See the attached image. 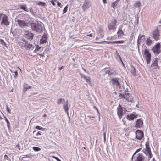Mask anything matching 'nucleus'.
<instances>
[{"label":"nucleus","instance_id":"nucleus-32","mask_svg":"<svg viewBox=\"0 0 161 161\" xmlns=\"http://www.w3.org/2000/svg\"><path fill=\"white\" fill-rule=\"evenodd\" d=\"M0 43L3 45L6 46V43L4 42L3 40L2 39H0Z\"/></svg>","mask_w":161,"mask_h":161},{"label":"nucleus","instance_id":"nucleus-29","mask_svg":"<svg viewBox=\"0 0 161 161\" xmlns=\"http://www.w3.org/2000/svg\"><path fill=\"white\" fill-rule=\"evenodd\" d=\"M124 42L123 41H113V44L116 43V44H121Z\"/></svg>","mask_w":161,"mask_h":161},{"label":"nucleus","instance_id":"nucleus-64","mask_svg":"<svg viewBox=\"0 0 161 161\" xmlns=\"http://www.w3.org/2000/svg\"><path fill=\"white\" fill-rule=\"evenodd\" d=\"M39 55L41 56H42H42H43V54H42H42H39Z\"/></svg>","mask_w":161,"mask_h":161},{"label":"nucleus","instance_id":"nucleus-30","mask_svg":"<svg viewBox=\"0 0 161 161\" xmlns=\"http://www.w3.org/2000/svg\"><path fill=\"white\" fill-rule=\"evenodd\" d=\"M148 151L149 152L147 153V154H146V155H148L149 158H150L152 157V154L151 150H149Z\"/></svg>","mask_w":161,"mask_h":161},{"label":"nucleus","instance_id":"nucleus-23","mask_svg":"<svg viewBox=\"0 0 161 161\" xmlns=\"http://www.w3.org/2000/svg\"><path fill=\"white\" fill-rule=\"evenodd\" d=\"M20 8L21 9H22L25 11L27 12H29V10L28 9V8L26 7V5H22L20 6Z\"/></svg>","mask_w":161,"mask_h":161},{"label":"nucleus","instance_id":"nucleus-6","mask_svg":"<svg viewBox=\"0 0 161 161\" xmlns=\"http://www.w3.org/2000/svg\"><path fill=\"white\" fill-rule=\"evenodd\" d=\"M144 55L146 57V60L147 64H149L150 62L151 56L148 50L145 49L144 50Z\"/></svg>","mask_w":161,"mask_h":161},{"label":"nucleus","instance_id":"nucleus-54","mask_svg":"<svg viewBox=\"0 0 161 161\" xmlns=\"http://www.w3.org/2000/svg\"><path fill=\"white\" fill-rule=\"evenodd\" d=\"M16 147H18V149L20 150V148H19V144H17L16 145Z\"/></svg>","mask_w":161,"mask_h":161},{"label":"nucleus","instance_id":"nucleus-9","mask_svg":"<svg viewBox=\"0 0 161 161\" xmlns=\"http://www.w3.org/2000/svg\"><path fill=\"white\" fill-rule=\"evenodd\" d=\"M158 61L157 58H154L152 61L151 67H152L154 69H159V67L158 65Z\"/></svg>","mask_w":161,"mask_h":161},{"label":"nucleus","instance_id":"nucleus-39","mask_svg":"<svg viewBox=\"0 0 161 161\" xmlns=\"http://www.w3.org/2000/svg\"><path fill=\"white\" fill-rule=\"evenodd\" d=\"M41 48V47H40L38 45H37L36 46V48L34 50V52H36L39 51Z\"/></svg>","mask_w":161,"mask_h":161},{"label":"nucleus","instance_id":"nucleus-55","mask_svg":"<svg viewBox=\"0 0 161 161\" xmlns=\"http://www.w3.org/2000/svg\"><path fill=\"white\" fill-rule=\"evenodd\" d=\"M87 36L91 37H92V34H90L87 35Z\"/></svg>","mask_w":161,"mask_h":161},{"label":"nucleus","instance_id":"nucleus-38","mask_svg":"<svg viewBox=\"0 0 161 161\" xmlns=\"http://www.w3.org/2000/svg\"><path fill=\"white\" fill-rule=\"evenodd\" d=\"M68 5L65 7L63 10V14L65 13L67 11Z\"/></svg>","mask_w":161,"mask_h":161},{"label":"nucleus","instance_id":"nucleus-48","mask_svg":"<svg viewBox=\"0 0 161 161\" xmlns=\"http://www.w3.org/2000/svg\"><path fill=\"white\" fill-rule=\"evenodd\" d=\"M53 157L55 158L57 161H61V160L57 157L53 156Z\"/></svg>","mask_w":161,"mask_h":161},{"label":"nucleus","instance_id":"nucleus-28","mask_svg":"<svg viewBox=\"0 0 161 161\" xmlns=\"http://www.w3.org/2000/svg\"><path fill=\"white\" fill-rule=\"evenodd\" d=\"M146 44L147 45H150L152 42V41L149 38H147L146 41Z\"/></svg>","mask_w":161,"mask_h":161},{"label":"nucleus","instance_id":"nucleus-58","mask_svg":"<svg viewBox=\"0 0 161 161\" xmlns=\"http://www.w3.org/2000/svg\"><path fill=\"white\" fill-rule=\"evenodd\" d=\"M63 66H61V67H59V70H61V69H63Z\"/></svg>","mask_w":161,"mask_h":161},{"label":"nucleus","instance_id":"nucleus-62","mask_svg":"<svg viewBox=\"0 0 161 161\" xmlns=\"http://www.w3.org/2000/svg\"><path fill=\"white\" fill-rule=\"evenodd\" d=\"M106 141V137H104V142H105Z\"/></svg>","mask_w":161,"mask_h":161},{"label":"nucleus","instance_id":"nucleus-61","mask_svg":"<svg viewBox=\"0 0 161 161\" xmlns=\"http://www.w3.org/2000/svg\"><path fill=\"white\" fill-rule=\"evenodd\" d=\"M103 137H106V132H104L103 133Z\"/></svg>","mask_w":161,"mask_h":161},{"label":"nucleus","instance_id":"nucleus-11","mask_svg":"<svg viewBox=\"0 0 161 161\" xmlns=\"http://www.w3.org/2000/svg\"><path fill=\"white\" fill-rule=\"evenodd\" d=\"M145 158L141 153H139L137 154L135 158V161H144Z\"/></svg>","mask_w":161,"mask_h":161},{"label":"nucleus","instance_id":"nucleus-46","mask_svg":"<svg viewBox=\"0 0 161 161\" xmlns=\"http://www.w3.org/2000/svg\"><path fill=\"white\" fill-rule=\"evenodd\" d=\"M104 42H106L107 44H109V43H111L113 44V42H110V41H103Z\"/></svg>","mask_w":161,"mask_h":161},{"label":"nucleus","instance_id":"nucleus-25","mask_svg":"<svg viewBox=\"0 0 161 161\" xmlns=\"http://www.w3.org/2000/svg\"><path fill=\"white\" fill-rule=\"evenodd\" d=\"M130 72L131 73V74L133 76H135L136 75L135 69V68L132 66H131V67Z\"/></svg>","mask_w":161,"mask_h":161},{"label":"nucleus","instance_id":"nucleus-16","mask_svg":"<svg viewBox=\"0 0 161 161\" xmlns=\"http://www.w3.org/2000/svg\"><path fill=\"white\" fill-rule=\"evenodd\" d=\"M26 41L23 39H22L21 41H19V45L22 48H25V47Z\"/></svg>","mask_w":161,"mask_h":161},{"label":"nucleus","instance_id":"nucleus-63","mask_svg":"<svg viewBox=\"0 0 161 161\" xmlns=\"http://www.w3.org/2000/svg\"><path fill=\"white\" fill-rule=\"evenodd\" d=\"M47 116V115L46 114H44V115H43V117H46Z\"/></svg>","mask_w":161,"mask_h":161},{"label":"nucleus","instance_id":"nucleus-22","mask_svg":"<svg viewBox=\"0 0 161 161\" xmlns=\"http://www.w3.org/2000/svg\"><path fill=\"white\" fill-rule=\"evenodd\" d=\"M32 44L28 43V42L26 41L25 43V48L27 50L30 49L32 47Z\"/></svg>","mask_w":161,"mask_h":161},{"label":"nucleus","instance_id":"nucleus-24","mask_svg":"<svg viewBox=\"0 0 161 161\" xmlns=\"http://www.w3.org/2000/svg\"><path fill=\"white\" fill-rule=\"evenodd\" d=\"M119 0H117L115 2L112 3L111 4V6L113 7V8L115 9L116 7L118 4V2L119 1Z\"/></svg>","mask_w":161,"mask_h":161},{"label":"nucleus","instance_id":"nucleus-47","mask_svg":"<svg viewBox=\"0 0 161 161\" xmlns=\"http://www.w3.org/2000/svg\"><path fill=\"white\" fill-rule=\"evenodd\" d=\"M14 73L15 74V75L14 76V77L15 78H16L18 75V72L17 71H15L14 72Z\"/></svg>","mask_w":161,"mask_h":161},{"label":"nucleus","instance_id":"nucleus-3","mask_svg":"<svg viewBox=\"0 0 161 161\" xmlns=\"http://www.w3.org/2000/svg\"><path fill=\"white\" fill-rule=\"evenodd\" d=\"M160 34L159 30L158 28L153 30V38L156 40L159 39Z\"/></svg>","mask_w":161,"mask_h":161},{"label":"nucleus","instance_id":"nucleus-12","mask_svg":"<svg viewBox=\"0 0 161 161\" xmlns=\"http://www.w3.org/2000/svg\"><path fill=\"white\" fill-rule=\"evenodd\" d=\"M116 20L114 19L108 26V28L109 30L114 29L116 28Z\"/></svg>","mask_w":161,"mask_h":161},{"label":"nucleus","instance_id":"nucleus-44","mask_svg":"<svg viewBox=\"0 0 161 161\" xmlns=\"http://www.w3.org/2000/svg\"><path fill=\"white\" fill-rule=\"evenodd\" d=\"M38 4L39 5H42V6H43L45 5V3L42 2H40Z\"/></svg>","mask_w":161,"mask_h":161},{"label":"nucleus","instance_id":"nucleus-60","mask_svg":"<svg viewBox=\"0 0 161 161\" xmlns=\"http://www.w3.org/2000/svg\"><path fill=\"white\" fill-rule=\"evenodd\" d=\"M119 58H120V60L121 61V62H122V63H123V65H124V64H123V62H122V60H121V58H120V56H119Z\"/></svg>","mask_w":161,"mask_h":161},{"label":"nucleus","instance_id":"nucleus-14","mask_svg":"<svg viewBox=\"0 0 161 161\" xmlns=\"http://www.w3.org/2000/svg\"><path fill=\"white\" fill-rule=\"evenodd\" d=\"M90 6V5H89V2L87 0H85L82 6L84 11H85L86 10L88 9L89 7Z\"/></svg>","mask_w":161,"mask_h":161},{"label":"nucleus","instance_id":"nucleus-49","mask_svg":"<svg viewBox=\"0 0 161 161\" xmlns=\"http://www.w3.org/2000/svg\"><path fill=\"white\" fill-rule=\"evenodd\" d=\"M84 78L86 80L87 82H88L89 81V79H87L86 76H84Z\"/></svg>","mask_w":161,"mask_h":161},{"label":"nucleus","instance_id":"nucleus-17","mask_svg":"<svg viewBox=\"0 0 161 161\" xmlns=\"http://www.w3.org/2000/svg\"><path fill=\"white\" fill-rule=\"evenodd\" d=\"M47 36L46 34H44L42 36L40 41V44H43L47 42Z\"/></svg>","mask_w":161,"mask_h":161},{"label":"nucleus","instance_id":"nucleus-5","mask_svg":"<svg viewBox=\"0 0 161 161\" xmlns=\"http://www.w3.org/2000/svg\"><path fill=\"white\" fill-rule=\"evenodd\" d=\"M24 34L25 37L28 39L31 40L33 38V34L31 32L25 31H24Z\"/></svg>","mask_w":161,"mask_h":161},{"label":"nucleus","instance_id":"nucleus-36","mask_svg":"<svg viewBox=\"0 0 161 161\" xmlns=\"http://www.w3.org/2000/svg\"><path fill=\"white\" fill-rule=\"evenodd\" d=\"M141 3L140 2L138 1L135 4V6L136 7H138L140 6Z\"/></svg>","mask_w":161,"mask_h":161},{"label":"nucleus","instance_id":"nucleus-50","mask_svg":"<svg viewBox=\"0 0 161 161\" xmlns=\"http://www.w3.org/2000/svg\"><path fill=\"white\" fill-rule=\"evenodd\" d=\"M61 4L59 2H57V5L60 7H61Z\"/></svg>","mask_w":161,"mask_h":161},{"label":"nucleus","instance_id":"nucleus-27","mask_svg":"<svg viewBox=\"0 0 161 161\" xmlns=\"http://www.w3.org/2000/svg\"><path fill=\"white\" fill-rule=\"evenodd\" d=\"M122 26L121 25L120 28V27H119V30L117 32V34L118 35H124V32L122 30L121 28L122 27Z\"/></svg>","mask_w":161,"mask_h":161},{"label":"nucleus","instance_id":"nucleus-31","mask_svg":"<svg viewBox=\"0 0 161 161\" xmlns=\"http://www.w3.org/2000/svg\"><path fill=\"white\" fill-rule=\"evenodd\" d=\"M146 154H147V153L149 152L148 151L149 150H151L150 147L149 146V145H147V144H146Z\"/></svg>","mask_w":161,"mask_h":161},{"label":"nucleus","instance_id":"nucleus-20","mask_svg":"<svg viewBox=\"0 0 161 161\" xmlns=\"http://www.w3.org/2000/svg\"><path fill=\"white\" fill-rule=\"evenodd\" d=\"M136 118V116L133 114L128 115L127 116V119L129 120H133L134 118Z\"/></svg>","mask_w":161,"mask_h":161},{"label":"nucleus","instance_id":"nucleus-2","mask_svg":"<svg viewBox=\"0 0 161 161\" xmlns=\"http://www.w3.org/2000/svg\"><path fill=\"white\" fill-rule=\"evenodd\" d=\"M126 89L123 94L120 93H119V97L120 99L124 98L126 99L128 102H133V97L132 96H130L128 92Z\"/></svg>","mask_w":161,"mask_h":161},{"label":"nucleus","instance_id":"nucleus-34","mask_svg":"<svg viewBox=\"0 0 161 161\" xmlns=\"http://www.w3.org/2000/svg\"><path fill=\"white\" fill-rule=\"evenodd\" d=\"M144 36L143 35H142L141 36H140V35L139 36H138V40H137V44L138 45H139L140 43V42L139 41V40L141 39L142 37H144Z\"/></svg>","mask_w":161,"mask_h":161},{"label":"nucleus","instance_id":"nucleus-41","mask_svg":"<svg viewBox=\"0 0 161 161\" xmlns=\"http://www.w3.org/2000/svg\"><path fill=\"white\" fill-rule=\"evenodd\" d=\"M116 73H115V72H110L109 73V76H114L115 74Z\"/></svg>","mask_w":161,"mask_h":161},{"label":"nucleus","instance_id":"nucleus-26","mask_svg":"<svg viewBox=\"0 0 161 161\" xmlns=\"http://www.w3.org/2000/svg\"><path fill=\"white\" fill-rule=\"evenodd\" d=\"M4 118H5V120L6 122L7 123V127L8 129L9 130H10V123L8 119L7 118L4 116Z\"/></svg>","mask_w":161,"mask_h":161},{"label":"nucleus","instance_id":"nucleus-33","mask_svg":"<svg viewBox=\"0 0 161 161\" xmlns=\"http://www.w3.org/2000/svg\"><path fill=\"white\" fill-rule=\"evenodd\" d=\"M33 149L35 151H38L41 150L40 148L37 147H33Z\"/></svg>","mask_w":161,"mask_h":161},{"label":"nucleus","instance_id":"nucleus-13","mask_svg":"<svg viewBox=\"0 0 161 161\" xmlns=\"http://www.w3.org/2000/svg\"><path fill=\"white\" fill-rule=\"evenodd\" d=\"M143 122L142 120L140 119L137 120L136 122L135 127L137 128L142 127L143 126Z\"/></svg>","mask_w":161,"mask_h":161},{"label":"nucleus","instance_id":"nucleus-45","mask_svg":"<svg viewBox=\"0 0 161 161\" xmlns=\"http://www.w3.org/2000/svg\"><path fill=\"white\" fill-rule=\"evenodd\" d=\"M7 110L9 113H10V109L7 106H6Z\"/></svg>","mask_w":161,"mask_h":161},{"label":"nucleus","instance_id":"nucleus-10","mask_svg":"<svg viewBox=\"0 0 161 161\" xmlns=\"http://www.w3.org/2000/svg\"><path fill=\"white\" fill-rule=\"evenodd\" d=\"M123 108L121 107L120 104H119L118 107L117 108V114L120 119L123 115Z\"/></svg>","mask_w":161,"mask_h":161},{"label":"nucleus","instance_id":"nucleus-40","mask_svg":"<svg viewBox=\"0 0 161 161\" xmlns=\"http://www.w3.org/2000/svg\"><path fill=\"white\" fill-rule=\"evenodd\" d=\"M36 129H38L39 130H43L45 129V128H43L42 127H41L40 126H36Z\"/></svg>","mask_w":161,"mask_h":161},{"label":"nucleus","instance_id":"nucleus-43","mask_svg":"<svg viewBox=\"0 0 161 161\" xmlns=\"http://www.w3.org/2000/svg\"><path fill=\"white\" fill-rule=\"evenodd\" d=\"M5 15V14L3 13H0V20L2 19L3 16Z\"/></svg>","mask_w":161,"mask_h":161},{"label":"nucleus","instance_id":"nucleus-1","mask_svg":"<svg viewBox=\"0 0 161 161\" xmlns=\"http://www.w3.org/2000/svg\"><path fill=\"white\" fill-rule=\"evenodd\" d=\"M42 24L37 21L32 22L30 24L31 28L34 31L38 32H41L43 30Z\"/></svg>","mask_w":161,"mask_h":161},{"label":"nucleus","instance_id":"nucleus-52","mask_svg":"<svg viewBox=\"0 0 161 161\" xmlns=\"http://www.w3.org/2000/svg\"><path fill=\"white\" fill-rule=\"evenodd\" d=\"M51 3L53 5H55V4L53 1H51Z\"/></svg>","mask_w":161,"mask_h":161},{"label":"nucleus","instance_id":"nucleus-56","mask_svg":"<svg viewBox=\"0 0 161 161\" xmlns=\"http://www.w3.org/2000/svg\"><path fill=\"white\" fill-rule=\"evenodd\" d=\"M41 132H39H39H38L37 133L36 135H41Z\"/></svg>","mask_w":161,"mask_h":161},{"label":"nucleus","instance_id":"nucleus-37","mask_svg":"<svg viewBox=\"0 0 161 161\" xmlns=\"http://www.w3.org/2000/svg\"><path fill=\"white\" fill-rule=\"evenodd\" d=\"M24 156H25V155ZM32 156V155H31V154L27 155L26 156V157L25 156V157H23L22 158V159H25V158L26 157H27L28 158H31V157Z\"/></svg>","mask_w":161,"mask_h":161},{"label":"nucleus","instance_id":"nucleus-57","mask_svg":"<svg viewBox=\"0 0 161 161\" xmlns=\"http://www.w3.org/2000/svg\"><path fill=\"white\" fill-rule=\"evenodd\" d=\"M103 1L104 4H105V3H107L106 0H103Z\"/></svg>","mask_w":161,"mask_h":161},{"label":"nucleus","instance_id":"nucleus-21","mask_svg":"<svg viewBox=\"0 0 161 161\" xmlns=\"http://www.w3.org/2000/svg\"><path fill=\"white\" fill-rule=\"evenodd\" d=\"M23 90L24 92H25L28 89L31 88V87L29 86L28 84L26 83H24L23 84Z\"/></svg>","mask_w":161,"mask_h":161},{"label":"nucleus","instance_id":"nucleus-18","mask_svg":"<svg viewBox=\"0 0 161 161\" xmlns=\"http://www.w3.org/2000/svg\"><path fill=\"white\" fill-rule=\"evenodd\" d=\"M112 81L113 84L118 86L119 87L120 86V83L118 81V78H113L112 79Z\"/></svg>","mask_w":161,"mask_h":161},{"label":"nucleus","instance_id":"nucleus-15","mask_svg":"<svg viewBox=\"0 0 161 161\" xmlns=\"http://www.w3.org/2000/svg\"><path fill=\"white\" fill-rule=\"evenodd\" d=\"M17 21L19 26L21 27L24 28L26 25V23L25 22V21L23 20H18Z\"/></svg>","mask_w":161,"mask_h":161},{"label":"nucleus","instance_id":"nucleus-59","mask_svg":"<svg viewBox=\"0 0 161 161\" xmlns=\"http://www.w3.org/2000/svg\"><path fill=\"white\" fill-rule=\"evenodd\" d=\"M94 108H95V109L97 110V112H98V113L99 114V111H98V109L97 108L95 107V106H94Z\"/></svg>","mask_w":161,"mask_h":161},{"label":"nucleus","instance_id":"nucleus-7","mask_svg":"<svg viewBox=\"0 0 161 161\" xmlns=\"http://www.w3.org/2000/svg\"><path fill=\"white\" fill-rule=\"evenodd\" d=\"M2 19L1 24H3L6 26L9 25L10 22L8 21V16L5 14Z\"/></svg>","mask_w":161,"mask_h":161},{"label":"nucleus","instance_id":"nucleus-8","mask_svg":"<svg viewBox=\"0 0 161 161\" xmlns=\"http://www.w3.org/2000/svg\"><path fill=\"white\" fill-rule=\"evenodd\" d=\"M136 136L137 139L141 140L144 137V133L142 131L138 130L135 132Z\"/></svg>","mask_w":161,"mask_h":161},{"label":"nucleus","instance_id":"nucleus-53","mask_svg":"<svg viewBox=\"0 0 161 161\" xmlns=\"http://www.w3.org/2000/svg\"><path fill=\"white\" fill-rule=\"evenodd\" d=\"M4 158L6 159H8V156L6 155H5L4 156Z\"/></svg>","mask_w":161,"mask_h":161},{"label":"nucleus","instance_id":"nucleus-19","mask_svg":"<svg viewBox=\"0 0 161 161\" xmlns=\"http://www.w3.org/2000/svg\"><path fill=\"white\" fill-rule=\"evenodd\" d=\"M68 101H67L64 104L63 107L64 109V110L65 112L67 113L68 115V117L69 119V121H70V117L69 115V113L68 111Z\"/></svg>","mask_w":161,"mask_h":161},{"label":"nucleus","instance_id":"nucleus-4","mask_svg":"<svg viewBox=\"0 0 161 161\" xmlns=\"http://www.w3.org/2000/svg\"><path fill=\"white\" fill-rule=\"evenodd\" d=\"M160 43L157 44L153 48L152 50L154 54H158L161 52L160 49Z\"/></svg>","mask_w":161,"mask_h":161},{"label":"nucleus","instance_id":"nucleus-42","mask_svg":"<svg viewBox=\"0 0 161 161\" xmlns=\"http://www.w3.org/2000/svg\"><path fill=\"white\" fill-rule=\"evenodd\" d=\"M141 148H139L134 153V154L133 155L132 159H133V158L134 156L139 151L141 150Z\"/></svg>","mask_w":161,"mask_h":161},{"label":"nucleus","instance_id":"nucleus-51","mask_svg":"<svg viewBox=\"0 0 161 161\" xmlns=\"http://www.w3.org/2000/svg\"><path fill=\"white\" fill-rule=\"evenodd\" d=\"M110 72V71L109 70H107L106 71H105V73L106 74H108V75H109V73Z\"/></svg>","mask_w":161,"mask_h":161},{"label":"nucleus","instance_id":"nucleus-35","mask_svg":"<svg viewBox=\"0 0 161 161\" xmlns=\"http://www.w3.org/2000/svg\"><path fill=\"white\" fill-rule=\"evenodd\" d=\"M64 98H60L58 99L57 101V103L58 104H60V103L62 102V101H64Z\"/></svg>","mask_w":161,"mask_h":161}]
</instances>
